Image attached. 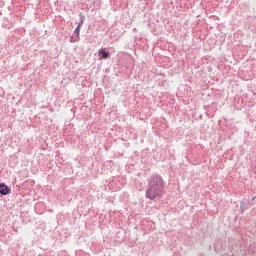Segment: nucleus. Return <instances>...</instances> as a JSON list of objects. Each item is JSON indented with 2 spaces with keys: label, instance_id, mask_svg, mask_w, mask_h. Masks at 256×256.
Instances as JSON below:
<instances>
[{
  "label": "nucleus",
  "instance_id": "nucleus-1",
  "mask_svg": "<svg viewBox=\"0 0 256 256\" xmlns=\"http://www.w3.org/2000/svg\"><path fill=\"white\" fill-rule=\"evenodd\" d=\"M146 197L147 199H151L152 201L155 200L156 197H163V190L161 188H157L154 186H151L146 191Z\"/></svg>",
  "mask_w": 256,
  "mask_h": 256
},
{
  "label": "nucleus",
  "instance_id": "nucleus-2",
  "mask_svg": "<svg viewBox=\"0 0 256 256\" xmlns=\"http://www.w3.org/2000/svg\"><path fill=\"white\" fill-rule=\"evenodd\" d=\"M150 185L151 187L163 190V178H161V176H154L150 181Z\"/></svg>",
  "mask_w": 256,
  "mask_h": 256
},
{
  "label": "nucleus",
  "instance_id": "nucleus-3",
  "mask_svg": "<svg viewBox=\"0 0 256 256\" xmlns=\"http://www.w3.org/2000/svg\"><path fill=\"white\" fill-rule=\"evenodd\" d=\"M0 193L1 195H9V193H11V189H9L5 184H0Z\"/></svg>",
  "mask_w": 256,
  "mask_h": 256
},
{
  "label": "nucleus",
  "instance_id": "nucleus-4",
  "mask_svg": "<svg viewBox=\"0 0 256 256\" xmlns=\"http://www.w3.org/2000/svg\"><path fill=\"white\" fill-rule=\"evenodd\" d=\"M99 55H101L102 59H107L109 57V52H106L105 50L101 49L99 50Z\"/></svg>",
  "mask_w": 256,
  "mask_h": 256
},
{
  "label": "nucleus",
  "instance_id": "nucleus-5",
  "mask_svg": "<svg viewBox=\"0 0 256 256\" xmlns=\"http://www.w3.org/2000/svg\"><path fill=\"white\" fill-rule=\"evenodd\" d=\"M80 31H81V24H79V25L77 26V28L75 29V33H78V34H79Z\"/></svg>",
  "mask_w": 256,
  "mask_h": 256
}]
</instances>
